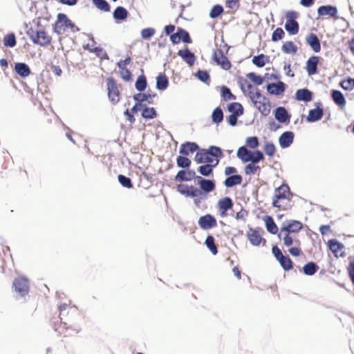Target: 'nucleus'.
I'll return each mask as SVG.
<instances>
[{
    "label": "nucleus",
    "instance_id": "obj_6",
    "mask_svg": "<svg viewBox=\"0 0 354 354\" xmlns=\"http://www.w3.org/2000/svg\"><path fill=\"white\" fill-rule=\"evenodd\" d=\"M302 223L296 220H290L287 222V223H283L280 234L278 236L279 238H281V233L283 232H285L287 234L297 232L302 228Z\"/></svg>",
    "mask_w": 354,
    "mask_h": 354
},
{
    "label": "nucleus",
    "instance_id": "obj_16",
    "mask_svg": "<svg viewBox=\"0 0 354 354\" xmlns=\"http://www.w3.org/2000/svg\"><path fill=\"white\" fill-rule=\"evenodd\" d=\"M178 55L180 56L183 60L189 66L194 65L196 60V57L188 48L179 50L178 52Z\"/></svg>",
    "mask_w": 354,
    "mask_h": 354
},
{
    "label": "nucleus",
    "instance_id": "obj_42",
    "mask_svg": "<svg viewBox=\"0 0 354 354\" xmlns=\"http://www.w3.org/2000/svg\"><path fill=\"white\" fill-rule=\"evenodd\" d=\"M200 188L204 193L208 194L215 189V183L213 180L205 179Z\"/></svg>",
    "mask_w": 354,
    "mask_h": 354
},
{
    "label": "nucleus",
    "instance_id": "obj_3",
    "mask_svg": "<svg viewBox=\"0 0 354 354\" xmlns=\"http://www.w3.org/2000/svg\"><path fill=\"white\" fill-rule=\"evenodd\" d=\"M290 187L287 184H282L279 187L274 189V196L272 198V205L275 207H280L278 201L286 199L290 195Z\"/></svg>",
    "mask_w": 354,
    "mask_h": 354
},
{
    "label": "nucleus",
    "instance_id": "obj_8",
    "mask_svg": "<svg viewBox=\"0 0 354 354\" xmlns=\"http://www.w3.org/2000/svg\"><path fill=\"white\" fill-rule=\"evenodd\" d=\"M198 223L203 230H209L216 227L217 225V222L214 216L209 214L201 216Z\"/></svg>",
    "mask_w": 354,
    "mask_h": 354
},
{
    "label": "nucleus",
    "instance_id": "obj_63",
    "mask_svg": "<svg viewBox=\"0 0 354 354\" xmlns=\"http://www.w3.org/2000/svg\"><path fill=\"white\" fill-rule=\"evenodd\" d=\"M298 17V13L294 10L288 11L286 13V21H297L296 19Z\"/></svg>",
    "mask_w": 354,
    "mask_h": 354
},
{
    "label": "nucleus",
    "instance_id": "obj_43",
    "mask_svg": "<svg viewBox=\"0 0 354 354\" xmlns=\"http://www.w3.org/2000/svg\"><path fill=\"white\" fill-rule=\"evenodd\" d=\"M278 261L285 270H290L292 268V262L288 255H283Z\"/></svg>",
    "mask_w": 354,
    "mask_h": 354
},
{
    "label": "nucleus",
    "instance_id": "obj_34",
    "mask_svg": "<svg viewBox=\"0 0 354 354\" xmlns=\"http://www.w3.org/2000/svg\"><path fill=\"white\" fill-rule=\"evenodd\" d=\"M227 111L231 114H236V115L241 116L243 114V107L241 104L239 102H232L227 105Z\"/></svg>",
    "mask_w": 354,
    "mask_h": 354
},
{
    "label": "nucleus",
    "instance_id": "obj_18",
    "mask_svg": "<svg viewBox=\"0 0 354 354\" xmlns=\"http://www.w3.org/2000/svg\"><path fill=\"white\" fill-rule=\"evenodd\" d=\"M199 149V146L196 142H186L182 144L179 149V153L183 156H188Z\"/></svg>",
    "mask_w": 354,
    "mask_h": 354
},
{
    "label": "nucleus",
    "instance_id": "obj_27",
    "mask_svg": "<svg viewBox=\"0 0 354 354\" xmlns=\"http://www.w3.org/2000/svg\"><path fill=\"white\" fill-rule=\"evenodd\" d=\"M243 178L239 174H233L227 177L224 181V185L227 188L233 187L242 183Z\"/></svg>",
    "mask_w": 354,
    "mask_h": 354
},
{
    "label": "nucleus",
    "instance_id": "obj_22",
    "mask_svg": "<svg viewBox=\"0 0 354 354\" xmlns=\"http://www.w3.org/2000/svg\"><path fill=\"white\" fill-rule=\"evenodd\" d=\"M14 70L18 75L23 78L27 77L31 73L28 65L24 62L15 63Z\"/></svg>",
    "mask_w": 354,
    "mask_h": 354
},
{
    "label": "nucleus",
    "instance_id": "obj_4",
    "mask_svg": "<svg viewBox=\"0 0 354 354\" xmlns=\"http://www.w3.org/2000/svg\"><path fill=\"white\" fill-rule=\"evenodd\" d=\"M177 191L188 197L202 198L203 195L201 190L194 186L180 184L177 187Z\"/></svg>",
    "mask_w": 354,
    "mask_h": 354
},
{
    "label": "nucleus",
    "instance_id": "obj_25",
    "mask_svg": "<svg viewBox=\"0 0 354 354\" xmlns=\"http://www.w3.org/2000/svg\"><path fill=\"white\" fill-rule=\"evenodd\" d=\"M323 109L322 108L317 107L315 109H310L308 115L306 118V120L308 122H315L319 121L323 117Z\"/></svg>",
    "mask_w": 354,
    "mask_h": 354
},
{
    "label": "nucleus",
    "instance_id": "obj_30",
    "mask_svg": "<svg viewBox=\"0 0 354 354\" xmlns=\"http://www.w3.org/2000/svg\"><path fill=\"white\" fill-rule=\"evenodd\" d=\"M128 15L129 12L122 6H118L113 12V17L117 21H124Z\"/></svg>",
    "mask_w": 354,
    "mask_h": 354
},
{
    "label": "nucleus",
    "instance_id": "obj_53",
    "mask_svg": "<svg viewBox=\"0 0 354 354\" xmlns=\"http://www.w3.org/2000/svg\"><path fill=\"white\" fill-rule=\"evenodd\" d=\"M93 3L101 10L104 12L110 11V6L106 0H93Z\"/></svg>",
    "mask_w": 354,
    "mask_h": 354
},
{
    "label": "nucleus",
    "instance_id": "obj_40",
    "mask_svg": "<svg viewBox=\"0 0 354 354\" xmlns=\"http://www.w3.org/2000/svg\"><path fill=\"white\" fill-rule=\"evenodd\" d=\"M147 86L146 77L144 75H139L136 80L135 87L139 92L144 91Z\"/></svg>",
    "mask_w": 354,
    "mask_h": 354
},
{
    "label": "nucleus",
    "instance_id": "obj_62",
    "mask_svg": "<svg viewBox=\"0 0 354 354\" xmlns=\"http://www.w3.org/2000/svg\"><path fill=\"white\" fill-rule=\"evenodd\" d=\"M120 73L121 77L124 81H129V80H131V72H130V71L129 69H127V68L120 69Z\"/></svg>",
    "mask_w": 354,
    "mask_h": 354
},
{
    "label": "nucleus",
    "instance_id": "obj_20",
    "mask_svg": "<svg viewBox=\"0 0 354 354\" xmlns=\"http://www.w3.org/2000/svg\"><path fill=\"white\" fill-rule=\"evenodd\" d=\"M319 59V57L312 56L307 60L306 69L309 75H313L317 73V65Z\"/></svg>",
    "mask_w": 354,
    "mask_h": 354
},
{
    "label": "nucleus",
    "instance_id": "obj_15",
    "mask_svg": "<svg viewBox=\"0 0 354 354\" xmlns=\"http://www.w3.org/2000/svg\"><path fill=\"white\" fill-rule=\"evenodd\" d=\"M267 91L271 95H279L284 92L286 84L281 81L277 83H269L266 86Z\"/></svg>",
    "mask_w": 354,
    "mask_h": 354
},
{
    "label": "nucleus",
    "instance_id": "obj_61",
    "mask_svg": "<svg viewBox=\"0 0 354 354\" xmlns=\"http://www.w3.org/2000/svg\"><path fill=\"white\" fill-rule=\"evenodd\" d=\"M156 31L153 28H146L141 30V36L144 39H150L154 34Z\"/></svg>",
    "mask_w": 354,
    "mask_h": 354
},
{
    "label": "nucleus",
    "instance_id": "obj_45",
    "mask_svg": "<svg viewBox=\"0 0 354 354\" xmlns=\"http://www.w3.org/2000/svg\"><path fill=\"white\" fill-rule=\"evenodd\" d=\"M205 243L214 255L218 253L217 247L214 243V238L212 235L207 236Z\"/></svg>",
    "mask_w": 354,
    "mask_h": 354
},
{
    "label": "nucleus",
    "instance_id": "obj_44",
    "mask_svg": "<svg viewBox=\"0 0 354 354\" xmlns=\"http://www.w3.org/2000/svg\"><path fill=\"white\" fill-rule=\"evenodd\" d=\"M191 160L185 156H179L176 158V164L178 167L188 169L191 165Z\"/></svg>",
    "mask_w": 354,
    "mask_h": 354
},
{
    "label": "nucleus",
    "instance_id": "obj_2",
    "mask_svg": "<svg viewBox=\"0 0 354 354\" xmlns=\"http://www.w3.org/2000/svg\"><path fill=\"white\" fill-rule=\"evenodd\" d=\"M12 288L15 292L16 299L26 300L29 292V282L26 277H19L15 279L12 284Z\"/></svg>",
    "mask_w": 354,
    "mask_h": 354
},
{
    "label": "nucleus",
    "instance_id": "obj_51",
    "mask_svg": "<svg viewBox=\"0 0 354 354\" xmlns=\"http://www.w3.org/2000/svg\"><path fill=\"white\" fill-rule=\"evenodd\" d=\"M261 168L259 166L256 165L254 163H248L244 168V171L246 175L254 174L260 171Z\"/></svg>",
    "mask_w": 354,
    "mask_h": 354
},
{
    "label": "nucleus",
    "instance_id": "obj_49",
    "mask_svg": "<svg viewBox=\"0 0 354 354\" xmlns=\"http://www.w3.org/2000/svg\"><path fill=\"white\" fill-rule=\"evenodd\" d=\"M281 50L286 53H295L297 50V46L292 41H286L281 47Z\"/></svg>",
    "mask_w": 354,
    "mask_h": 354
},
{
    "label": "nucleus",
    "instance_id": "obj_29",
    "mask_svg": "<svg viewBox=\"0 0 354 354\" xmlns=\"http://www.w3.org/2000/svg\"><path fill=\"white\" fill-rule=\"evenodd\" d=\"M57 19L59 20V23H62L63 26H64L65 28H72V29H73V32L80 30V28L78 27L75 26V24L68 18L66 15H65L64 13H59L57 15Z\"/></svg>",
    "mask_w": 354,
    "mask_h": 354
},
{
    "label": "nucleus",
    "instance_id": "obj_36",
    "mask_svg": "<svg viewBox=\"0 0 354 354\" xmlns=\"http://www.w3.org/2000/svg\"><path fill=\"white\" fill-rule=\"evenodd\" d=\"M319 266L313 261L308 262L303 267V272L308 276H312L317 272Z\"/></svg>",
    "mask_w": 354,
    "mask_h": 354
},
{
    "label": "nucleus",
    "instance_id": "obj_38",
    "mask_svg": "<svg viewBox=\"0 0 354 354\" xmlns=\"http://www.w3.org/2000/svg\"><path fill=\"white\" fill-rule=\"evenodd\" d=\"M212 120L216 124H220L223 120V112L221 107L218 106L214 109L212 113Z\"/></svg>",
    "mask_w": 354,
    "mask_h": 354
},
{
    "label": "nucleus",
    "instance_id": "obj_55",
    "mask_svg": "<svg viewBox=\"0 0 354 354\" xmlns=\"http://www.w3.org/2000/svg\"><path fill=\"white\" fill-rule=\"evenodd\" d=\"M245 143L249 148L252 149L259 146V138L257 136L248 137L245 140Z\"/></svg>",
    "mask_w": 354,
    "mask_h": 354
},
{
    "label": "nucleus",
    "instance_id": "obj_64",
    "mask_svg": "<svg viewBox=\"0 0 354 354\" xmlns=\"http://www.w3.org/2000/svg\"><path fill=\"white\" fill-rule=\"evenodd\" d=\"M348 274L352 283L354 284V260L349 261L348 267Z\"/></svg>",
    "mask_w": 354,
    "mask_h": 354
},
{
    "label": "nucleus",
    "instance_id": "obj_14",
    "mask_svg": "<svg viewBox=\"0 0 354 354\" xmlns=\"http://www.w3.org/2000/svg\"><path fill=\"white\" fill-rule=\"evenodd\" d=\"M155 97H156V94L151 90H148L146 93H139L133 95V99L136 102H140V103L147 101L149 104H153V98Z\"/></svg>",
    "mask_w": 354,
    "mask_h": 354
},
{
    "label": "nucleus",
    "instance_id": "obj_52",
    "mask_svg": "<svg viewBox=\"0 0 354 354\" xmlns=\"http://www.w3.org/2000/svg\"><path fill=\"white\" fill-rule=\"evenodd\" d=\"M221 96L225 100H234L236 99V97L235 95H234L230 89L225 86H223L221 88Z\"/></svg>",
    "mask_w": 354,
    "mask_h": 354
},
{
    "label": "nucleus",
    "instance_id": "obj_10",
    "mask_svg": "<svg viewBox=\"0 0 354 354\" xmlns=\"http://www.w3.org/2000/svg\"><path fill=\"white\" fill-rule=\"evenodd\" d=\"M275 119L280 123H288L290 122L291 115L283 106H278L274 111Z\"/></svg>",
    "mask_w": 354,
    "mask_h": 354
},
{
    "label": "nucleus",
    "instance_id": "obj_32",
    "mask_svg": "<svg viewBox=\"0 0 354 354\" xmlns=\"http://www.w3.org/2000/svg\"><path fill=\"white\" fill-rule=\"evenodd\" d=\"M169 85V80L164 74H159L156 77V88L160 91H165Z\"/></svg>",
    "mask_w": 354,
    "mask_h": 354
},
{
    "label": "nucleus",
    "instance_id": "obj_23",
    "mask_svg": "<svg viewBox=\"0 0 354 354\" xmlns=\"http://www.w3.org/2000/svg\"><path fill=\"white\" fill-rule=\"evenodd\" d=\"M295 98L298 101L308 102L313 100V93L308 88L298 89L295 93Z\"/></svg>",
    "mask_w": 354,
    "mask_h": 354
},
{
    "label": "nucleus",
    "instance_id": "obj_50",
    "mask_svg": "<svg viewBox=\"0 0 354 354\" xmlns=\"http://www.w3.org/2000/svg\"><path fill=\"white\" fill-rule=\"evenodd\" d=\"M118 182L122 187L129 189L133 187L132 181L130 178L122 174H119L118 176Z\"/></svg>",
    "mask_w": 354,
    "mask_h": 354
},
{
    "label": "nucleus",
    "instance_id": "obj_47",
    "mask_svg": "<svg viewBox=\"0 0 354 354\" xmlns=\"http://www.w3.org/2000/svg\"><path fill=\"white\" fill-rule=\"evenodd\" d=\"M16 44V37L14 33H9L4 37L3 45L6 47L13 48Z\"/></svg>",
    "mask_w": 354,
    "mask_h": 354
},
{
    "label": "nucleus",
    "instance_id": "obj_41",
    "mask_svg": "<svg viewBox=\"0 0 354 354\" xmlns=\"http://www.w3.org/2000/svg\"><path fill=\"white\" fill-rule=\"evenodd\" d=\"M264 159V155L262 151L260 150H255L253 151H251V154L250 156V158H248V162H250L251 163L257 164L261 160H263Z\"/></svg>",
    "mask_w": 354,
    "mask_h": 354
},
{
    "label": "nucleus",
    "instance_id": "obj_24",
    "mask_svg": "<svg viewBox=\"0 0 354 354\" xmlns=\"http://www.w3.org/2000/svg\"><path fill=\"white\" fill-rule=\"evenodd\" d=\"M195 176V171L194 170L188 169V170H180L177 173L175 180L176 181H190Z\"/></svg>",
    "mask_w": 354,
    "mask_h": 354
},
{
    "label": "nucleus",
    "instance_id": "obj_39",
    "mask_svg": "<svg viewBox=\"0 0 354 354\" xmlns=\"http://www.w3.org/2000/svg\"><path fill=\"white\" fill-rule=\"evenodd\" d=\"M269 59V57L264 54H260L254 56L252 58V63L259 68H262L266 65V61Z\"/></svg>",
    "mask_w": 354,
    "mask_h": 354
},
{
    "label": "nucleus",
    "instance_id": "obj_17",
    "mask_svg": "<svg viewBox=\"0 0 354 354\" xmlns=\"http://www.w3.org/2000/svg\"><path fill=\"white\" fill-rule=\"evenodd\" d=\"M317 13L319 16L329 15L335 19L338 18L337 8L332 5L321 6L317 9Z\"/></svg>",
    "mask_w": 354,
    "mask_h": 354
},
{
    "label": "nucleus",
    "instance_id": "obj_19",
    "mask_svg": "<svg viewBox=\"0 0 354 354\" xmlns=\"http://www.w3.org/2000/svg\"><path fill=\"white\" fill-rule=\"evenodd\" d=\"M247 236L250 243L254 246L259 245L263 240L259 230L252 227L249 228V230L247 232Z\"/></svg>",
    "mask_w": 354,
    "mask_h": 354
},
{
    "label": "nucleus",
    "instance_id": "obj_37",
    "mask_svg": "<svg viewBox=\"0 0 354 354\" xmlns=\"http://www.w3.org/2000/svg\"><path fill=\"white\" fill-rule=\"evenodd\" d=\"M284 28L290 35H296L299 30V25L297 21H286Z\"/></svg>",
    "mask_w": 354,
    "mask_h": 354
},
{
    "label": "nucleus",
    "instance_id": "obj_35",
    "mask_svg": "<svg viewBox=\"0 0 354 354\" xmlns=\"http://www.w3.org/2000/svg\"><path fill=\"white\" fill-rule=\"evenodd\" d=\"M142 117L146 120L153 119L157 116V112L153 107H148L145 104L142 108Z\"/></svg>",
    "mask_w": 354,
    "mask_h": 354
},
{
    "label": "nucleus",
    "instance_id": "obj_7",
    "mask_svg": "<svg viewBox=\"0 0 354 354\" xmlns=\"http://www.w3.org/2000/svg\"><path fill=\"white\" fill-rule=\"evenodd\" d=\"M107 90L109 100L116 104L119 101V91L117 84L113 78H109L107 80Z\"/></svg>",
    "mask_w": 354,
    "mask_h": 354
},
{
    "label": "nucleus",
    "instance_id": "obj_56",
    "mask_svg": "<svg viewBox=\"0 0 354 354\" xmlns=\"http://www.w3.org/2000/svg\"><path fill=\"white\" fill-rule=\"evenodd\" d=\"M223 12V8L222 6L216 4L213 6L210 12L209 17L212 19H215L219 17Z\"/></svg>",
    "mask_w": 354,
    "mask_h": 354
},
{
    "label": "nucleus",
    "instance_id": "obj_60",
    "mask_svg": "<svg viewBox=\"0 0 354 354\" xmlns=\"http://www.w3.org/2000/svg\"><path fill=\"white\" fill-rule=\"evenodd\" d=\"M285 32L281 28H276L272 34V40L273 41H277L283 38Z\"/></svg>",
    "mask_w": 354,
    "mask_h": 354
},
{
    "label": "nucleus",
    "instance_id": "obj_48",
    "mask_svg": "<svg viewBox=\"0 0 354 354\" xmlns=\"http://www.w3.org/2000/svg\"><path fill=\"white\" fill-rule=\"evenodd\" d=\"M328 245L330 250L336 253L344 248V245L336 239H330L328 241Z\"/></svg>",
    "mask_w": 354,
    "mask_h": 354
},
{
    "label": "nucleus",
    "instance_id": "obj_12",
    "mask_svg": "<svg viewBox=\"0 0 354 354\" xmlns=\"http://www.w3.org/2000/svg\"><path fill=\"white\" fill-rule=\"evenodd\" d=\"M295 134L292 131L283 132L279 138V143L282 149L289 147L294 141Z\"/></svg>",
    "mask_w": 354,
    "mask_h": 354
},
{
    "label": "nucleus",
    "instance_id": "obj_54",
    "mask_svg": "<svg viewBox=\"0 0 354 354\" xmlns=\"http://www.w3.org/2000/svg\"><path fill=\"white\" fill-rule=\"evenodd\" d=\"M247 77L255 84L260 86L263 83L264 76L257 75L255 73L251 72L247 75Z\"/></svg>",
    "mask_w": 354,
    "mask_h": 354
},
{
    "label": "nucleus",
    "instance_id": "obj_28",
    "mask_svg": "<svg viewBox=\"0 0 354 354\" xmlns=\"http://www.w3.org/2000/svg\"><path fill=\"white\" fill-rule=\"evenodd\" d=\"M331 98L333 102L338 106L344 107L346 105V99L342 91L339 90L331 91Z\"/></svg>",
    "mask_w": 354,
    "mask_h": 354
},
{
    "label": "nucleus",
    "instance_id": "obj_59",
    "mask_svg": "<svg viewBox=\"0 0 354 354\" xmlns=\"http://www.w3.org/2000/svg\"><path fill=\"white\" fill-rule=\"evenodd\" d=\"M263 151L267 156H272L276 151L275 145L272 142H267L264 145Z\"/></svg>",
    "mask_w": 354,
    "mask_h": 354
},
{
    "label": "nucleus",
    "instance_id": "obj_21",
    "mask_svg": "<svg viewBox=\"0 0 354 354\" xmlns=\"http://www.w3.org/2000/svg\"><path fill=\"white\" fill-rule=\"evenodd\" d=\"M306 41L315 53H319L321 50L320 41L315 34L310 33L308 35Z\"/></svg>",
    "mask_w": 354,
    "mask_h": 354
},
{
    "label": "nucleus",
    "instance_id": "obj_31",
    "mask_svg": "<svg viewBox=\"0 0 354 354\" xmlns=\"http://www.w3.org/2000/svg\"><path fill=\"white\" fill-rule=\"evenodd\" d=\"M264 221L268 232L272 234H276L278 232V227L272 217L271 216H266Z\"/></svg>",
    "mask_w": 354,
    "mask_h": 354
},
{
    "label": "nucleus",
    "instance_id": "obj_11",
    "mask_svg": "<svg viewBox=\"0 0 354 354\" xmlns=\"http://www.w3.org/2000/svg\"><path fill=\"white\" fill-rule=\"evenodd\" d=\"M217 206L221 212V215L222 216H225L227 215V212L232 209L233 201L229 196H225L218 200Z\"/></svg>",
    "mask_w": 354,
    "mask_h": 354
},
{
    "label": "nucleus",
    "instance_id": "obj_57",
    "mask_svg": "<svg viewBox=\"0 0 354 354\" xmlns=\"http://www.w3.org/2000/svg\"><path fill=\"white\" fill-rule=\"evenodd\" d=\"M196 77L200 81L209 84L210 77L207 71L203 70H198L196 73Z\"/></svg>",
    "mask_w": 354,
    "mask_h": 354
},
{
    "label": "nucleus",
    "instance_id": "obj_5",
    "mask_svg": "<svg viewBox=\"0 0 354 354\" xmlns=\"http://www.w3.org/2000/svg\"><path fill=\"white\" fill-rule=\"evenodd\" d=\"M30 39L34 44L41 46H47L51 41V37L42 29L36 30L35 34L30 36Z\"/></svg>",
    "mask_w": 354,
    "mask_h": 354
},
{
    "label": "nucleus",
    "instance_id": "obj_26",
    "mask_svg": "<svg viewBox=\"0 0 354 354\" xmlns=\"http://www.w3.org/2000/svg\"><path fill=\"white\" fill-rule=\"evenodd\" d=\"M219 159H215L214 164H205L198 168V171L204 176H209L213 174V169L218 164Z\"/></svg>",
    "mask_w": 354,
    "mask_h": 354
},
{
    "label": "nucleus",
    "instance_id": "obj_46",
    "mask_svg": "<svg viewBox=\"0 0 354 354\" xmlns=\"http://www.w3.org/2000/svg\"><path fill=\"white\" fill-rule=\"evenodd\" d=\"M177 31H178V34L179 35L178 38H179L180 41H181L185 44L192 43L191 37L189 36V32L187 30H185L181 28H178Z\"/></svg>",
    "mask_w": 354,
    "mask_h": 354
},
{
    "label": "nucleus",
    "instance_id": "obj_33",
    "mask_svg": "<svg viewBox=\"0 0 354 354\" xmlns=\"http://www.w3.org/2000/svg\"><path fill=\"white\" fill-rule=\"evenodd\" d=\"M251 151L245 146H242L238 149L236 156L243 162H248Z\"/></svg>",
    "mask_w": 354,
    "mask_h": 354
},
{
    "label": "nucleus",
    "instance_id": "obj_1",
    "mask_svg": "<svg viewBox=\"0 0 354 354\" xmlns=\"http://www.w3.org/2000/svg\"><path fill=\"white\" fill-rule=\"evenodd\" d=\"M223 157L221 149L216 146H210L207 149L198 151L194 160L197 163L212 164L215 159Z\"/></svg>",
    "mask_w": 354,
    "mask_h": 354
},
{
    "label": "nucleus",
    "instance_id": "obj_13",
    "mask_svg": "<svg viewBox=\"0 0 354 354\" xmlns=\"http://www.w3.org/2000/svg\"><path fill=\"white\" fill-rule=\"evenodd\" d=\"M255 107L261 113L262 115L266 116L270 112V104L269 100L264 97L263 100H257L253 102Z\"/></svg>",
    "mask_w": 354,
    "mask_h": 354
},
{
    "label": "nucleus",
    "instance_id": "obj_9",
    "mask_svg": "<svg viewBox=\"0 0 354 354\" xmlns=\"http://www.w3.org/2000/svg\"><path fill=\"white\" fill-rule=\"evenodd\" d=\"M213 59L214 62L220 65L223 69L229 70L232 65L229 59L223 55L222 50H218V52L214 53Z\"/></svg>",
    "mask_w": 354,
    "mask_h": 354
},
{
    "label": "nucleus",
    "instance_id": "obj_58",
    "mask_svg": "<svg viewBox=\"0 0 354 354\" xmlns=\"http://www.w3.org/2000/svg\"><path fill=\"white\" fill-rule=\"evenodd\" d=\"M340 86L346 91H351L354 88V79L348 77L347 80H343L340 83Z\"/></svg>",
    "mask_w": 354,
    "mask_h": 354
}]
</instances>
